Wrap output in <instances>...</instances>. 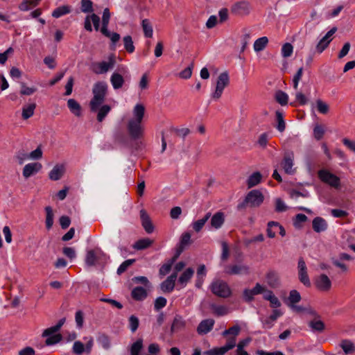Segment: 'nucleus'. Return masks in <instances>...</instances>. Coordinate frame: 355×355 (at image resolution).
Returning <instances> with one entry per match:
<instances>
[{
  "mask_svg": "<svg viewBox=\"0 0 355 355\" xmlns=\"http://www.w3.org/2000/svg\"><path fill=\"white\" fill-rule=\"evenodd\" d=\"M125 49L129 53H132L135 51V46L133 44L132 38L130 35H126L123 38Z\"/></svg>",
  "mask_w": 355,
  "mask_h": 355,
  "instance_id": "obj_41",
  "label": "nucleus"
},
{
  "mask_svg": "<svg viewBox=\"0 0 355 355\" xmlns=\"http://www.w3.org/2000/svg\"><path fill=\"white\" fill-rule=\"evenodd\" d=\"M141 26L143 28V31L145 37H152L153 34V26L150 21L147 19H144L141 21Z\"/></svg>",
  "mask_w": 355,
  "mask_h": 355,
  "instance_id": "obj_34",
  "label": "nucleus"
},
{
  "mask_svg": "<svg viewBox=\"0 0 355 355\" xmlns=\"http://www.w3.org/2000/svg\"><path fill=\"white\" fill-rule=\"evenodd\" d=\"M214 323L213 319H206L201 321L197 327V332L200 335L209 333L213 329Z\"/></svg>",
  "mask_w": 355,
  "mask_h": 355,
  "instance_id": "obj_20",
  "label": "nucleus"
},
{
  "mask_svg": "<svg viewBox=\"0 0 355 355\" xmlns=\"http://www.w3.org/2000/svg\"><path fill=\"white\" fill-rule=\"evenodd\" d=\"M303 74V68L300 67L297 73L295 74L293 79V88L295 90H297L299 82L300 81Z\"/></svg>",
  "mask_w": 355,
  "mask_h": 355,
  "instance_id": "obj_59",
  "label": "nucleus"
},
{
  "mask_svg": "<svg viewBox=\"0 0 355 355\" xmlns=\"http://www.w3.org/2000/svg\"><path fill=\"white\" fill-rule=\"evenodd\" d=\"M194 274V270L191 268H187L178 279V284L181 288H184L190 281Z\"/></svg>",
  "mask_w": 355,
  "mask_h": 355,
  "instance_id": "obj_22",
  "label": "nucleus"
},
{
  "mask_svg": "<svg viewBox=\"0 0 355 355\" xmlns=\"http://www.w3.org/2000/svg\"><path fill=\"white\" fill-rule=\"evenodd\" d=\"M65 322V318L60 319L58 324L55 326L45 329L42 334V336L48 337L45 341L46 345H52L59 343L62 340L60 334H53L58 331Z\"/></svg>",
  "mask_w": 355,
  "mask_h": 355,
  "instance_id": "obj_3",
  "label": "nucleus"
},
{
  "mask_svg": "<svg viewBox=\"0 0 355 355\" xmlns=\"http://www.w3.org/2000/svg\"><path fill=\"white\" fill-rule=\"evenodd\" d=\"M36 107L35 103H30L26 105L22 108V117L24 119H28L34 114V110Z\"/></svg>",
  "mask_w": 355,
  "mask_h": 355,
  "instance_id": "obj_37",
  "label": "nucleus"
},
{
  "mask_svg": "<svg viewBox=\"0 0 355 355\" xmlns=\"http://www.w3.org/2000/svg\"><path fill=\"white\" fill-rule=\"evenodd\" d=\"M211 215V212H207L202 218L199 219V220L195 221L194 223H193V225H192L193 229L196 232H199L202 229L205 224L210 218Z\"/></svg>",
  "mask_w": 355,
  "mask_h": 355,
  "instance_id": "obj_31",
  "label": "nucleus"
},
{
  "mask_svg": "<svg viewBox=\"0 0 355 355\" xmlns=\"http://www.w3.org/2000/svg\"><path fill=\"white\" fill-rule=\"evenodd\" d=\"M301 300V295L297 290L290 291L288 296L289 304H295Z\"/></svg>",
  "mask_w": 355,
  "mask_h": 355,
  "instance_id": "obj_49",
  "label": "nucleus"
},
{
  "mask_svg": "<svg viewBox=\"0 0 355 355\" xmlns=\"http://www.w3.org/2000/svg\"><path fill=\"white\" fill-rule=\"evenodd\" d=\"M345 354H352L355 351V346L353 343L349 340H343L340 344Z\"/></svg>",
  "mask_w": 355,
  "mask_h": 355,
  "instance_id": "obj_36",
  "label": "nucleus"
},
{
  "mask_svg": "<svg viewBox=\"0 0 355 355\" xmlns=\"http://www.w3.org/2000/svg\"><path fill=\"white\" fill-rule=\"evenodd\" d=\"M40 0H24L19 5V9L22 11H27L37 6Z\"/></svg>",
  "mask_w": 355,
  "mask_h": 355,
  "instance_id": "obj_43",
  "label": "nucleus"
},
{
  "mask_svg": "<svg viewBox=\"0 0 355 355\" xmlns=\"http://www.w3.org/2000/svg\"><path fill=\"white\" fill-rule=\"evenodd\" d=\"M128 322H129V328H130V331L132 333L135 332L139 327V318L137 316L132 315L128 319Z\"/></svg>",
  "mask_w": 355,
  "mask_h": 355,
  "instance_id": "obj_52",
  "label": "nucleus"
},
{
  "mask_svg": "<svg viewBox=\"0 0 355 355\" xmlns=\"http://www.w3.org/2000/svg\"><path fill=\"white\" fill-rule=\"evenodd\" d=\"M65 172L64 166L62 164L55 165L49 173V178L53 181H57L62 178Z\"/></svg>",
  "mask_w": 355,
  "mask_h": 355,
  "instance_id": "obj_21",
  "label": "nucleus"
},
{
  "mask_svg": "<svg viewBox=\"0 0 355 355\" xmlns=\"http://www.w3.org/2000/svg\"><path fill=\"white\" fill-rule=\"evenodd\" d=\"M276 116L277 120V129L279 132H283L285 130V122L283 119V115L281 112H277Z\"/></svg>",
  "mask_w": 355,
  "mask_h": 355,
  "instance_id": "obj_58",
  "label": "nucleus"
},
{
  "mask_svg": "<svg viewBox=\"0 0 355 355\" xmlns=\"http://www.w3.org/2000/svg\"><path fill=\"white\" fill-rule=\"evenodd\" d=\"M140 218L141 220V225L145 231L148 234L152 233L154 230V227L148 214L145 209H141L140 211Z\"/></svg>",
  "mask_w": 355,
  "mask_h": 355,
  "instance_id": "obj_19",
  "label": "nucleus"
},
{
  "mask_svg": "<svg viewBox=\"0 0 355 355\" xmlns=\"http://www.w3.org/2000/svg\"><path fill=\"white\" fill-rule=\"evenodd\" d=\"M153 241L150 239H140L134 244V248L138 250H144L150 247Z\"/></svg>",
  "mask_w": 355,
  "mask_h": 355,
  "instance_id": "obj_38",
  "label": "nucleus"
},
{
  "mask_svg": "<svg viewBox=\"0 0 355 355\" xmlns=\"http://www.w3.org/2000/svg\"><path fill=\"white\" fill-rule=\"evenodd\" d=\"M110 19V12L108 8H105L102 16V27L101 31H106Z\"/></svg>",
  "mask_w": 355,
  "mask_h": 355,
  "instance_id": "obj_45",
  "label": "nucleus"
},
{
  "mask_svg": "<svg viewBox=\"0 0 355 355\" xmlns=\"http://www.w3.org/2000/svg\"><path fill=\"white\" fill-rule=\"evenodd\" d=\"M107 84L104 81L96 82L92 88L93 97L89 102V107L92 112L96 114L98 122H102L111 111L110 105L103 104L107 94Z\"/></svg>",
  "mask_w": 355,
  "mask_h": 355,
  "instance_id": "obj_1",
  "label": "nucleus"
},
{
  "mask_svg": "<svg viewBox=\"0 0 355 355\" xmlns=\"http://www.w3.org/2000/svg\"><path fill=\"white\" fill-rule=\"evenodd\" d=\"M298 277L301 283L305 286L309 287L311 282L307 273V268L305 261L302 258H300L297 263Z\"/></svg>",
  "mask_w": 355,
  "mask_h": 355,
  "instance_id": "obj_10",
  "label": "nucleus"
},
{
  "mask_svg": "<svg viewBox=\"0 0 355 355\" xmlns=\"http://www.w3.org/2000/svg\"><path fill=\"white\" fill-rule=\"evenodd\" d=\"M110 83L114 89H119L123 87L125 80L121 74L118 72H114L111 75Z\"/></svg>",
  "mask_w": 355,
  "mask_h": 355,
  "instance_id": "obj_23",
  "label": "nucleus"
},
{
  "mask_svg": "<svg viewBox=\"0 0 355 355\" xmlns=\"http://www.w3.org/2000/svg\"><path fill=\"white\" fill-rule=\"evenodd\" d=\"M42 168V164L38 162H32L27 164L23 168V176L25 178H28L31 176L36 174Z\"/></svg>",
  "mask_w": 355,
  "mask_h": 355,
  "instance_id": "obj_14",
  "label": "nucleus"
},
{
  "mask_svg": "<svg viewBox=\"0 0 355 355\" xmlns=\"http://www.w3.org/2000/svg\"><path fill=\"white\" fill-rule=\"evenodd\" d=\"M166 299L164 297H157L154 304V308L155 310L159 311V309L164 308L166 304Z\"/></svg>",
  "mask_w": 355,
  "mask_h": 355,
  "instance_id": "obj_61",
  "label": "nucleus"
},
{
  "mask_svg": "<svg viewBox=\"0 0 355 355\" xmlns=\"http://www.w3.org/2000/svg\"><path fill=\"white\" fill-rule=\"evenodd\" d=\"M81 11L85 13H91L94 11L93 3L91 0H81Z\"/></svg>",
  "mask_w": 355,
  "mask_h": 355,
  "instance_id": "obj_48",
  "label": "nucleus"
},
{
  "mask_svg": "<svg viewBox=\"0 0 355 355\" xmlns=\"http://www.w3.org/2000/svg\"><path fill=\"white\" fill-rule=\"evenodd\" d=\"M92 23L94 30L98 31L100 28V17L94 13L88 15L85 18L84 28L87 31L92 32L93 31Z\"/></svg>",
  "mask_w": 355,
  "mask_h": 355,
  "instance_id": "obj_12",
  "label": "nucleus"
},
{
  "mask_svg": "<svg viewBox=\"0 0 355 355\" xmlns=\"http://www.w3.org/2000/svg\"><path fill=\"white\" fill-rule=\"evenodd\" d=\"M145 112V107L142 104H137L133 109V116L135 120L142 121Z\"/></svg>",
  "mask_w": 355,
  "mask_h": 355,
  "instance_id": "obj_35",
  "label": "nucleus"
},
{
  "mask_svg": "<svg viewBox=\"0 0 355 355\" xmlns=\"http://www.w3.org/2000/svg\"><path fill=\"white\" fill-rule=\"evenodd\" d=\"M294 166V155L293 153H286L281 162V166L284 169L285 173L293 175L295 173Z\"/></svg>",
  "mask_w": 355,
  "mask_h": 355,
  "instance_id": "obj_11",
  "label": "nucleus"
},
{
  "mask_svg": "<svg viewBox=\"0 0 355 355\" xmlns=\"http://www.w3.org/2000/svg\"><path fill=\"white\" fill-rule=\"evenodd\" d=\"M241 327L239 325H234L228 329L225 330L222 333V335L225 337L227 336L228 335H233V337L236 338V336L239 335Z\"/></svg>",
  "mask_w": 355,
  "mask_h": 355,
  "instance_id": "obj_53",
  "label": "nucleus"
},
{
  "mask_svg": "<svg viewBox=\"0 0 355 355\" xmlns=\"http://www.w3.org/2000/svg\"><path fill=\"white\" fill-rule=\"evenodd\" d=\"M97 341L105 349H109L110 347V338L107 335L104 334H102L98 336Z\"/></svg>",
  "mask_w": 355,
  "mask_h": 355,
  "instance_id": "obj_50",
  "label": "nucleus"
},
{
  "mask_svg": "<svg viewBox=\"0 0 355 355\" xmlns=\"http://www.w3.org/2000/svg\"><path fill=\"white\" fill-rule=\"evenodd\" d=\"M250 268L248 266L244 264H236L229 266L225 268V272L228 275H248L249 274Z\"/></svg>",
  "mask_w": 355,
  "mask_h": 355,
  "instance_id": "obj_13",
  "label": "nucleus"
},
{
  "mask_svg": "<svg viewBox=\"0 0 355 355\" xmlns=\"http://www.w3.org/2000/svg\"><path fill=\"white\" fill-rule=\"evenodd\" d=\"M143 348V340L139 338L130 347V355H139V352Z\"/></svg>",
  "mask_w": 355,
  "mask_h": 355,
  "instance_id": "obj_39",
  "label": "nucleus"
},
{
  "mask_svg": "<svg viewBox=\"0 0 355 355\" xmlns=\"http://www.w3.org/2000/svg\"><path fill=\"white\" fill-rule=\"evenodd\" d=\"M309 326L313 331L322 332L324 329V322L316 318L309 322Z\"/></svg>",
  "mask_w": 355,
  "mask_h": 355,
  "instance_id": "obj_32",
  "label": "nucleus"
},
{
  "mask_svg": "<svg viewBox=\"0 0 355 355\" xmlns=\"http://www.w3.org/2000/svg\"><path fill=\"white\" fill-rule=\"evenodd\" d=\"M315 107H316L317 110L320 114H326L329 112V105L326 102L322 101L321 99H317L315 101Z\"/></svg>",
  "mask_w": 355,
  "mask_h": 355,
  "instance_id": "obj_40",
  "label": "nucleus"
},
{
  "mask_svg": "<svg viewBox=\"0 0 355 355\" xmlns=\"http://www.w3.org/2000/svg\"><path fill=\"white\" fill-rule=\"evenodd\" d=\"M193 64H191L190 66L182 70L180 73V77L183 79H188L192 75V69H193Z\"/></svg>",
  "mask_w": 355,
  "mask_h": 355,
  "instance_id": "obj_64",
  "label": "nucleus"
},
{
  "mask_svg": "<svg viewBox=\"0 0 355 355\" xmlns=\"http://www.w3.org/2000/svg\"><path fill=\"white\" fill-rule=\"evenodd\" d=\"M191 243V234L189 232L184 233L180 241L179 246L177 249V255L176 257H178L182 251L184 250L186 246H187Z\"/></svg>",
  "mask_w": 355,
  "mask_h": 355,
  "instance_id": "obj_26",
  "label": "nucleus"
},
{
  "mask_svg": "<svg viewBox=\"0 0 355 355\" xmlns=\"http://www.w3.org/2000/svg\"><path fill=\"white\" fill-rule=\"evenodd\" d=\"M131 295L134 300L142 301L147 297V291L141 286H137L132 289Z\"/></svg>",
  "mask_w": 355,
  "mask_h": 355,
  "instance_id": "obj_25",
  "label": "nucleus"
},
{
  "mask_svg": "<svg viewBox=\"0 0 355 355\" xmlns=\"http://www.w3.org/2000/svg\"><path fill=\"white\" fill-rule=\"evenodd\" d=\"M142 121L131 119L128 123L130 133H141L144 130L141 123Z\"/></svg>",
  "mask_w": 355,
  "mask_h": 355,
  "instance_id": "obj_28",
  "label": "nucleus"
},
{
  "mask_svg": "<svg viewBox=\"0 0 355 355\" xmlns=\"http://www.w3.org/2000/svg\"><path fill=\"white\" fill-rule=\"evenodd\" d=\"M262 175L259 172H254L249 176L247 180V186L252 188L259 184L261 181Z\"/></svg>",
  "mask_w": 355,
  "mask_h": 355,
  "instance_id": "obj_29",
  "label": "nucleus"
},
{
  "mask_svg": "<svg viewBox=\"0 0 355 355\" xmlns=\"http://www.w3.org/2000/svg\"><path fill=\"white\" fill-rule=\"evenodd\" d=\"M312 227L316 233L323 232L328 229V223L323 218L317 216L312 221Z\"/></svg>",
  "mask_w": 355,
  "mask_h": 355,
  "instance_id": "obj_18",
  "label": "nucleus"
},
{
  "mask_svg": "<svg viewBox=\"0 0 355 355\" xmlns=\"http://www.w3.org/2000/svg\"><path fill=\"white\" fill-rule=\"evenodd\" d=\"M250 11V3L246 1L236 2L231 8V12L234 15L240 17L248 15Z\"/></svg>",
  "mask_w": 355,
  "mask_h": 355,
  "instance_id": "obj_9",
  "label": "nucleus"
},
{
  "mask_svg": "<svg viewBox=\"0 0 355 355\" xmlns=\"http://www.w3.org/2000/svg\"><path fill=\"white\" fill-rule=\"evenodd\" d=\"M115 64L114 56H110L108 61H102L94 63L92 65V71L96 74L106 73L109 70L113 69Z\"/></svg>",
  "mask_w": 355,
  "mask_h": 355,
  "instance_id": "obj_8",
  "label": "nucleus"
},
{
  "mask_svg": "<svg viewBox=\"0 0 355 355\" xmlns=\"http://www.w3.org/2000/svg\"><path fill=\"white\" fill-rule=\"evenodd\" d=\"M268 43V39L267 37L263 36L258 38L254 42L253 48L254 51L259 52L263 51Z\"/></svg>",
  "mask_w": 355,
  "mask_h": 355,
  "instance_id": "obj_30",
  "label": "nucleus"
},
{
  "mask_svg": "<svg viewBox=\"0 0 355 355\" xmlns=\"http://www.w3.org/2000/svg\"><path fill=\"white\" fill-rule=\"evenodd\" d=\"M293 51V47L290 43H286L282 48V55L284 58L290 57Z\"/></svg>",
  "mask_w": 355,
  "mask_h": 355,
  "instance_id": "obj_56",
  "label": "nucleus"
},
{
  "mask_svg": "<svg viewBox=\"0 0 355 355\" xmlns=\"http://www.w3.org/2000/svg\"><path fill=\"white\" fill-rule=\"evenodd\" d=\"M70 12V8L67 6H62L55 9L52 12V16L55 18H59Z\"/></svg>",
  "mask_w": 355,
  "mask_h": 355,
  "instance_id": "obj_42",
  "label": "nucleus"
},
{
  "mask_svg": "<svg viewBox=\"0 0 355 355\" xmlns=\"http://www.w3.org/2000/svg\"><path fill=\"white\" fill-rule=\"evenodd\" d=\"M107 260V256L100 249L87 251L85 257V263L88 266H93L96 263L104 262Z\"/></svg>",
  "mask_w": 355,
  "mask_h": 355,
  "instance_id": "obj_6",
  "label": "nucleus"
},
{
  "mask_svg": "<svg viewBox=\"0 0 355 355\" xmlns=\"http://www.w3.org/2000/svg\"><path fill=\"white\" fill-rule=\"evenodd\" d=\"M315 286L322 291H327L331 287V282L326 275H320L315 279Z\"/></svg>",
  "mask_w": 355,
  "mask_h": 355,
  "instance_id": "obj_15",
  "label": "nucleus"
},
{
  "mask_svg": "<svg viewBox=\"0 0 355 355\" xmlns=\"http://www.w3.org/2000/svg\"><path fill=\"white\" fill-rule=\"evenodd\" d=\"M185 321L180 315H176L174 318L173 324L171 325V331H176L183 329L185 327Z\"/></svg>",
  "mask_w": 355,
  "mask_h": 355,
  "instance_id": "obj_33",
  "label": "nucleus"
},
{
  "mask_svg": "<svg viewBox=\"0 0 355 355\" xmlns=\"http://www.w3.org/2000/svg\"><path fill=\"white\" fill-rule=\"evenodd\" d=\"M101 33L106 37H109L113 44L117 42L120 39V35L117 33H110L108 28L106 31H101Z\"/></svg>",
  "mask_w": 355,
  "mask_h": 355,
  "instance_id": "obj_55",
  "label": "nucleus"
},
{
  "mask_svg": "<svg viewBox=\"0 0 355 355\" xmlns=\"http://www.w3.org/2000/svg\"><path fill=\"white\" fill-rule=\"evenodd\" d=\"M135 261V259H128L125 261H123L118 268L117 269V274L121 275L123 272H124L129 266H130Z\"/></svg>",
  "mask_w": 355,
  "mask_h": 355,
  "instance_id": "obj_57",
  "label": "nucleus"
},
{
  "mask_svg": "<svg viewBox=\"0 0 355 355\" xmlns=\"http://www.w3.org/2000/svg\"><path fill=\"white\" fill-rule=\"evenodd\" d=\"M210 218L211 227L214 230H218L223 226L225 222V216L223 212L217 211Z\"/></svg>",
  "mask_w": 355,
  "mask_h": 355,
  "instance_id": "obj_17",
  "label": "nucleus"
},
{
  "mask_svg": "<svg viewBox=\"0 0 355 355\" xmlns=\"http://www.w3.org/2000/svg\"><path fill=\"white\" fill-rule=\"evenodd\" d=\"M85 345L80 341H75L73 345V352L80 355L85 352Z\"/></svg>",
  "mask_w": 355,
  "mask_h": 355,
  "instance_id": "obj_60",
  "label": "nucleus"
},
{
  "mask_svg": "<svg viewBox=\"0 0 355 355\" xmlns=\"http://www.w3.org/2000/svg\"><path fill=\"white\" fill-rule=\"evenodd\" d=\"M229 349L225 345L220 347H215L204 352L205 355H224Z\"/></svg>",
  "mask_w": 355,
  "mask_h": 355,
  "instance_id": "obj_44",
  "label": "nucleus"
},
{
  "mask_svg": "<svg viewBox=\"0 0 355 355\" xmlns=\"http://www.w3.org/2000/svg\"><path fill=\"white\" fill-rule=\"evenodd\" d=\"M267 282L271 287H276L278 285V278L275 272H270L266 277Z\"/></svg>",
  "mask_w": 355,
  "mask_h": 355,
  "instance_id": "obj_54",
  "label": "nucleus"
},
{
  "mask_svg": "<svg viewBox=\"0 0 355 355\" xmlns=\"http://www.w3.org/2000/svg\"><path fill=\"white\" fill-rule=\"evenodd\" d=\"M230 84V77L227 71L221 73L217 79L214 92L211 94V98L218 100L223 92L224 89Z\"/></svg>",
  "mask_w": 355,
  "mask_h": 355,
  "instance_id": "obj_5",
  "label": "nucleus"
},
{
  "mask_svg": "<svg viewBox=\"0 0 355 355\" xmlns=\"http://www.w3.org/2000/svg\"><path fill=\"white\" fill-rule=\"evenodd\" d=\"M263 200L264 196L259 190H252L247 194L244 201L238 205V209H240L246 207H259L263 202Z\"/></svg>",
  "mask_w": 355,
  "mask_h": 355,
  "instance_id": "obj_2",
  "label": "nucleus"
},
{
  "mask_svg": "<svg viewBox=\"0 0 355 355\" xmlns=\"http://www.w3.org/2000/svg\"><path fill=\"white\" fill-rule=\"evenodd\" d=\"M177 279V273L173 272L165 281L161 284V289L164 293H171L173 291Z\"/></svg>",
  "mask_w": 355,
  "mask_h": 355,
  "instance_id": "obj_16",
  "label": "nucleus"
},
{
  "mask_svg": "<svg viewBox=\"0 0 355 355\" xmlns=\"http://www.w3.org/2000/svg\"><path fill=\"white\" fill-rule=\"evenodd\" d=\"M277 226V222L270 221L268 223L267 236L269 238H274L275 236Z\"/></svg>",
  "mask_w": 355,
  "mask_h": 355,
  "instance_id": "obj_51",
  "label": "nucleus"
},
{
  "mask_svg": "<svg viewBox=\"0 0 355 355\" xmlns=\"http://www.w3.org/2000/svg\"><path fill=\"white\" fill-rule=\"evenodd\" d=\"M320 180L329 186L338 188L340 184V178L326 169H321L318 172Z\"/></svg>",
  "mask_w": 355,
  "mask_h": 355,
  "instance_id": "obj_7",
  "label": "nucleus"
},
{
  "mask_svg": "<svg viewBox=\"0 0 355 355\" xmlns=\"http://www.w3.org/2000/svg\"><path fill=\"white\" fill-rule=\"evenodd\" d=\"M67 106L70 112L76 116L82 115V108L80 103L73 98H70L67 101Z\"/></svg>",
  "mask_w": 355,
  "mask_h": 355,
  "instance_id": "obj_24",
  "label": "nucleus"
},
{
  "mask_svg": "<svg viewBox=\"0 0 355 355\" xmlns=\"http://www.w3.org/2000/svg\"><path fill=\"white\" fill-rule=\"evenodd\" d=\"M295 101L298 102L301 105H306L308 103V98L302 94V92L296 90L295 92Z\"/></svg>",
  "mask_w": 355,
  "mask_h": 355,
  "instance_id": "obj_62",
  "label": "nucleus"
},
{
  "mask_svg": "<svg viewBox=\"0 0 355 355\" xmlns=\"http://www.w3.org/2000/svg\"><path fill=\"white\" fill-rule=\"evenodd\" d=\"M210 308L213 313L217 316H223L230 313V309L227 306L224 305H218L211 304Z\"/></svg>",
  "mask_w": 355,
  "mask_h": 355,
  "instance_id": "obj_27",
  "label": "nucleus"
},
{
  "mask_svg": "<svg viewBox=\"0 0 355 355\" xmlns=\"http://www.w3.org/2000/svg\"><path fill=\"white\" fill-rule=\"evenodd\" d=\"M275 98L280 105H285L288 103V96L284 92L279 90L275 94Z\"/></svg>",
  "mask_w": 355,
  "mask_h": 355,
  "instance_id": "obj_46",
  "label": "nucleus"
},
{
  "mask_svg": "<svg viewBox=\"0 0 355 355\" xmlns=\"http://www.w3.org/2000/svg\"><path fill=\"white\" fill-rule=\"evenodd\" d=\"M211 291L216 296L227 298L232 295V289L228 284L220 279L214 281L210 285Z\"/></svg>",
  "mask_w": 355,
  "mask_h": 355,
  "instance_id": "obj_4",
  "label": "nucleus"
},
{
  "mask_svg": "<svg viewBox=\"0 0 355 355\" xmlns=\"http://www.w3.org/2000/svg\"><path fill=\"white\" fill-rule=\"evenodd\" d=\"M46 216V227L48 230H50L53 224V214L51 207H46L45 208Z\"/></svg>",
  "mask_w": 355,
  "mask_h": 355,
  "instance_id": "obj_47",
  "label": "nucleus"
},
{
  "mask_svg": "<svg viewBox=\"0 0 355 355\" xmlns=\"http://www.w3.org/2000/svg\"><path fill=\"white\" fill-rule=\"evenodd\" d=\"M330 42L322 38L316 45L315 49L318 53H322Z\"/></svg>",
  "mask_w": 355,
  "mask_h": 355,
  "instance_id": "obj_63",
  "label": "nucleus"
}]
</instances>
